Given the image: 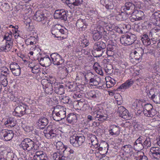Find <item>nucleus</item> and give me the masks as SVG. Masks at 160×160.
<instances>
[{
	"label": "nucleus",
	"mask_w": 160,
	"mask_h": 160,
	"mask_svg": "<svg viewBox=\"0 0 160 160\" xmlns=\"http://www.w3.org/2000/svg\"><path fill=\"white\" fill-rule=\"evenodd\" d=\"M143 53V50L142 48H139L136 49L133 52H131V56H133L134 58L137 60H141Z\"/></svg>",
	"instance_id": "nucleus-13"
},
{
	"label": "nucleus",
	"mask_w": 160,
	"mask_h": 160,
	"mask_svg": "<svg viewBox=\"0 0 160 160\" xmlns=\"http://www.w3.org/2000/svg\"><path fill=\"white\" fill-rule=\"evenodd\" d=\"M44 14L41 11H38L36 12L34 16H33V19L35 21L38 22H40L42 20V18H44Z\"/></svg>",
	"instance_id": "nucleus-28"
},
{
	"label": "nucleus",
	"mask_w": 160,
	"mask_h": 160,
	"mask_svg": "<svg viewBox=\"0 0 160 160\" xmlns=\"http://www.w3.org/2000/svg\"><path fill=\"white\" fill-rule=\"evenodd\" d=\"M11 72L14 76H19L20 75L21 72V68H19L16 69L11 71Z\"/></svg>",
	"instance_id": "nucleus-55"
},
{
	"label": "nucleus",
	"mask_w": 160,
	"mask_h": 160,
	"mask_svg": "<svg viewBox=\"0 0 160 160\" xmlns=\"http://www.w3.org/2000/svg\"><path fill=\"white\" fill-rule=\"evenodd\" d=\"M59 31L60 34L59 35H58V36H57V38L60 37L62 38H65L67 37L68 32L67 29L65 28H62L60 26Z\"/></svg>",
	"instance_id": "nucleus-33"
},
{
	"label": "nucleus",
	"mask_w": 160,
	"mask_h": 160,
	"mask_svg": "<svg viewBox=\"0 0 160 160\" xmlns=\"http://www.w3.org/2000/svg\"><path fill=\"white\" fill-rule=\"evenodd\" d=\"M110 60L109 59H104L103 60V62L104 63V70L105 72L107 74L108 76H110Z\"/></svg>",
	"instance_id": "nucleus-26"
},
{
	"label": "nucleus",
	"mask_w": 160,
	"mask_h": 160,
	"mask_svg": "<svg viewBox=\"0 0 160 160\" xmlns=\"http://www.w3.org/2000/svg\"><path fill=\"white\" fill-rule=\"evenodd\" d=\"M55 132V131L52 129L50 130L48 132L47 129H45L43 131L44 135L47 138L49 139H52L56 136V134Z\"/></svg>",
	"instance_id": "nucleus-22"
},
{
	"label": "nucleus",
	"mask_w": 160,
	"mask_h": 160,
	"mask_svg": "<svg viewBox=\"0 0 160 160\" xmlns=\"http://www.w3.org/2000/svg\"><path fill=\"white\" fill-rule=\"evenodd\" d=\"M14 119L13 118L10 117L5 122V124L8 126L13 127L15 125Z\"/></svg>",
	"instance_id": "nucleus-40"
},
{
	"label": "nucleus",
	"mask_w": 160,
	"mask_h": 160,
	"mask_svg": "<svg viewBox=\"0 0 160 160\" xmlns=\"http://www.w3.org/2000/svg\"><path fill=\"white\" fill-rule=\"evenodd\" d=\"M51 58L53 63L54 65H60L62 63L64 62V59L58 54L56 53H53L51 55Z\"/></svg>",
	"instance_id": "nucleus-12"
},
{
	"label": "nucleus",
	"mask_w": 160,
	"mask_h": 160,
	"mask_svg": "<svg viewBox=\"0 0 160 160\" xmlns=\"http://www.w3.org/2000/svg\"><path fill=\"white\" fill-rule=\"evenodd\" d=\"M136 37L134 34L123 35L120 39L121 43L124 46L130 45L136 40Z\"/></svg>",
	"instance_id": "nucleus-7"
},
{
	"label": "nucleus",
	"mask_w": 160,
	"mask_h": 160,
	"mask_svg": "<svg viewBox=\"0 0 160 160\" xmlns=\"http://www.w3.org/2000/svg\"><path fill=\"white\" fill-rule=\"evenodd\" d=\"M139 3V2L134 1L126 2L124 6L121 8L122 12H124L122 11H123L127 15L132 14L136 9L140 8L141 6Z\"/></svg>",
	"instance_id": "nucleus-1"
},
{
	"label": "nucleus",
	"mask_w": 160,
	"mask_h": 160,
	"mask_svg": "<svg viewBox=\"0 0 160 160\" xmlns=\"http://www.w3.org/2000/svg\"><path fill=\"white\" fill-rule=\"evenodd\" d=\"M95 29L93 31H95L96 32H99L101 34H102V32H104V29L101 26H97L96 28H95Z\"/></svg>",
	"instance_id": "nucleus-53"
},
{
	"label": "nucleus",
	"mask_w": 160,
	"mask_h": 160,
	"mask_svg": "<svg viewBox=\"0 0 160 160\" xmlns=\"http://www.w3.org/2000/svg\"><path fill=\"white\" fill-rule=\"evenodd\" d=\"M145 141L142 144L143 148L146 147L148 148L150 147L151 146V142L150 138H145Z\"/></svg>",
	"instance_id": "nucleus-49"
},
{
	"label": "nucleus",
	"mask_w": 160,
	"mask_h": 160,
	"mask_svg": "<svg viewBox=\"0 0 160 160\" xmlns=\"http://www.w3.org/2000/svg\"><path fill=\"white\" fill-rule=\"evenodd\" d=\"M120 128L118 125L111 124V135L116 137L120 133Z\"/></svg>",
	"instance_id": "nucleus-19"
},
{
	"label": "nucleus",
	"mask_w": 160,
	"mask_h": 160,
	"mask_svg": "<svg viewBox=\"0 0 160 160\" xmlns=\"http://www.w3.org/2000/svg\"><path fill=\"white\" fill-rule=\"evenodd\" d=\"M60 97L59 95H58L56 94H54L52 97L53 100L55 101V102L57 103H58V101H60Z\"/></svg>",
	"instance_id": "nucleus-60"
},
{
	"label": "nucleus",
	"mask_w": 160,
	"mask_h": 160,
	"mask_svg": "<svg viewBox=\"0 0 160 160\" xmlns=\"http://www.w3.org/2000/svg\"><path fill=\"white\" fill-rule=\"evenodd\" d=\"M94 118L97 120L104 122L107 120L108 115L105 114L104 110L102 108L97 109L94 112Z\"/></svg>",
	"instance_id": "nucleus-10"
},
{
	"label": "nucleus",
	"mask_w": 160,
	"mask_h": 160,
	"mask_svg": "<svg viewBox=\"0 0 160 160\" xmlns=\"http://www.w3.org/2000/svg\"><path fill=\"white\" fill-rule=\"evenodd\" d=\"M101 79L98 77H93L91 78L88 83L90 85L97 86L101 82Z\"/></svg>",
	"instance_id": "nucleus-27"
},
{
	"label": "nucleus",
	"mask_w": 160,
	"mask_h": 160,
	"mask_svg": "<svg viewBox=\"0 0 160 160\" xmlns=\"http://www.w3.org/2000/svg\"><path fill=\"white\" fill-rule=\"evenodd\" d=\"M110 76H107L106 77L105 79L106 81V86L107 88H110Z\"/></svg>",
	"instance_id": "nucleus-64"
},
{
	"label": "nucleus",
	"mask_w": 160,
	"mask_h": 160,
	"mask_svg": "<svg viewBox=\"0 0 160 160\" xmlns=\"http://www.w3.org/2000/svg\"><path fill=\"white\" fill-rule=\"evenodd\" d=\"M150 152L156 159L160 158V148L158 147H152L150 149Z\"/></svg>",
	"instance_id": "nucleus-17"
},
{
	"label": "nucleus",
	"mask_w": 160,
	"mask_h": 160,
	"mask_svg": "<svg viewBox=\"0 0 160 160\" xmlns=\"http://www.w3.org/2000/svg\"><path fill=\"white\" fill-rule=\"evenodd\" d=\"M111 60H114V59H115L117 57L115 52L116 51L117 46L116 42H113V45L112 44H111Z\"/></svg>",
	"instance_id": "nucleus-23"
},
{
	"label": "nucleus",
	"mask_w": 160,
	"mask_h": 160,
	"mask_svg": "<svg viewBox=\"0 0 160 160\" xmlns=\"http://www.w3.org/2000/svg\"><path fill=\"white\" fill-rule=\"evenodd\" d=\"M3 69L2 70L0 73V78L3 76L4 78L8 77L9 76V71L8 69L6 68H3Z\"/></svg>",
	"instance_id": "nucleus-46"
},
{
	"label": "nucleus",
	"mask_w": 160,
	"mask_h": 160,
	"mask_svg": "<svg viewBox=\"0 0 160 160\" xmlns=\"http://www.w3.org/2000/svg\"><path fill=\"white\" fill-rule=\"evenodd\" d=\"M140 104L139 102L137 100L135 101L132 104V107L134 109H138L139 108V106Z\"/></svg>",
	"instance_id": "nucleus-63"
},
{
	"label": "nucleus",
	"mask_w": 160,
	"mask_h": 160,
	"mask_svg": "<svg viewBox=\"0 0 160 160\" xmlns=\"http://www.w3.org/2000/svg\"><path fill=\"white\" fill-rule=\"evenodd\" d=\"M121 26L122 31H125V33L127 32L130 28V26L128 24H122L121 25Z\"/></svg>",
	"instance_id": "nucleus-51"
},
{
	"label": "nucleus",
	"mask_w": 160,
	"mask_h": 160,
	"mask_svg": "<svg viewBox=\"0 0 160 160\" xmlns=\"http://www.w3.org/2000/svg\"><path fill=\"white\" fill-rule=\"evenodd\" d=\"M151 99L156 103H160V94H153L152 95Z\"/></svg>",
	"instance_id": "nucleus-41"
},
{
	"label": "nucleus",
	"mask_w": 160,
	"mask_h": 160,
	"mask_svg": "<svg viewBox=\"0 0 160 160\" xmlns=\"http://www.w3.org/2000/svg\"><path fill=\"white\" fill-rule=\"evenodd\" d=\"M106 47L105 43L102 42L95 43L93 46L92 50L93 56L96 57L101 56L103 52V50Z\"/></svg>",
	"instance_id": "nucleus-6"
},
{
	"label": "nucleus",
	"mask_w": 160,
	"mask_h": 160,
	"mask_svg": "<svg viewBox=\"0 0 160 160\" xmlns=\"http://www.w3.org/2000/svg\"><path fill=\"white\" fill-rule=\"evenodd\" d=\"M28 67L31 69L32 72L33 73H37L40 71L39 66L38 65H32V63L28 65Z\"/></svg>",
	"instance_id": "nucleus-38"
},
{
	"label": "nucleus",
	"mask_w": 160,
	"mask_h": 160,
	"mask_svg": "<svg viewBox=\"0 0 160 160\" xmlns=\"http://www.w3.org/2000/svg\"><path fill=\"white\" fill-rule=\"evenodd\" d=\"M78 114H76L73 113H71L69 114L67 118L68 122L70 123H73L76 122L77 119Z\"/></svg>",
	"instance_id": "nucleus-25"
},
{
	"label": "nucleus",
	"mask_w": 160,
	"mask_h": 160,
	"mask_svg": "<svg viewBox=\"0 0 160 160\" xmlns=\"http://www.w3.org/2000/svg\"><path fill=\"white\" fill-rule=\"evenodd\" d=\"M85 139L83 135L80 136L75 134L70 137V142L73 146L78 147L84 143Z\"/></svg>",
	"instance_id": "nucleus-5"
},
{
	"label": "nucleus",
	"mask_w": 160,
	"mask_h": 160,
	"mask_svg": "<svg viewBox=\"0 0 160 160\" xmlns=\"http://www.w3.org/2000/svg\"><path fill=\"white\" fill-rule=\"evenodd\" d=\"M60 101L64 103H67L69 104H72V102L70 98L67 96H61Z\"/></svg>",
	"instance_id": "nucleus-39"
},
{
	"label": "nucleus",
	"mask_w": 160,
	"mask_h": 160,
	"mask_svg": "<svg viewBox=\"0 0 160 160\" xmlns=\"http://www.w3.org/2000/svg\"><path fill=\"white\" fill-rule=\"evenodd\" d=\"M30 112L28 106L23 103L18 104L14 109L13 114L16 116L21 117L25 114H28Z\"/></svg>",
	"instance_id": "nucleus-3"
},
{
	"label": "nucleus",
	"mask_w": 160,
	"mask_h": 160,
	"mask_svg": "<svg viewBox=\"0 0 160 160\" xmlns=\"http://www.w3.org/2000/svg\"><path fill=\"white\" fill-rule=\"evenodd\" d=\"M1 134L6 141H9L11 140L13 137L14 133L12 130H3L1 132Z\"/></svg>",
	"instance_id": "nucleus-14"
},
{
	"label": "nucleus",
	"mask_w": 160,
	"mask_h": 160,
	"mask_svg": "<svg viewBox=\"0 0 160 160\" xmlns=\"http://www.w3.org/2000/svg\"><path fill=\"white\" fill-rule=\"evenodd\" d=\"M19 146L25 151H34L36 149L35 146V142L29 138L24 139L21 142Z\"/></svg>",
	"instance_id": "nucleus-4"
},
{
	"label": "nucleus",
	"mask_w": 160,
	"mask_h": 160,
	"mask_svg": "<svg viewBox=\"0 0 160 160\" xmlns=\"http://www.w3.org/2000/svg\"><path fill=\"white\" fill-rule=\"evenodd\" d=\"M111 29L113 31L115 32H118V33H125V31H123L122 29L121 26H120V28L119 27L116 26L114 24H112L111 26Z\"/></svg>",
	"instance_id": "nucleus-37"
},
{
	"label": "nucleus",
	"mask_w": 160,
	"mask_h": 160,
	"mask_svg": "<svg viewBox=\"0 0 160 160\" xmlns=\"http://www.w3.org/2000/svg\"><path fill=\"white\" fill-rule=\"evenodd\" d=\"M114 6L113 3H112V5L111 4V9H112V11H111V13L112 12V15L111 16V17L113 16H115L117 14V11L116 9L115 8H114Z\"/></svg>",
	"instance_id": "nucleus-52"
},
{
	"label": "nucleus",
	"mask_w": 160,
	"mask_h": 160,
	"mask_svg": "<svg viewBox=\"0 0 160 160\" xmlns=\"http://www.w3.org/2000/svg\"><path fill=\"white\" fill-rule=\"evenodd\" d=\"M92 38L94 41H97L102 38V34L95 31H92Z\"/></svg>",
	"instance_id": "nucleus-34"
},
{
	"label": "nucleus",
	"mask_w": 160,
	"mask_h": 160,
	"mask_svg": "<svg viewBox=\"0 0 160 160\" xmlns=\"http://www.w3.org/2000/svg\"><path fill=\"white\" fill-rule=\"evenodd\" d=\"M73 2H72L70 5L72 6V5L73 6H78L82 4V0H73Z\"/></svg>",
	"instance_id": "nucleus-58"
},
{
	"label": "nucleus",
	"mask_w": 160,
	"mask_h": 160,
	"mask_svg": "<svg viewBox=\"0 0 160 160\" xmlns=\"http://www.w3.org/2000/svg\"><path fill=\"white\" fill-rule=\"evenodd\" d=\"M60 28V26L59 25H55L51 28V32L52 34L54 37H56L59 35L60 33L59 32V28Z\"/></svg>",
	"instance_id": "nucleus-30"
},
{
	"label": "nucleus",
	"mask_w": 160,
	"mask_h": 160,
	"mask_svg": "<svg viewBox=\"0 0 160 160\" xmlns=\"http://www.w3.org/2000/svg\"><path fill=\"white\" fill-rule=\"evenodd\" d=\"M119 116L124 119L127 120L130 119L132 117V115L129 113L128 111L126 109L125 110H124V112Z\"/></svg>",
	"instance_id": "nucleus-35"
},
{
	"label": "nucleus",
	"mask_w": 160,
	"mask_h": 160,
	"mask_svg": "<svg viewBox=\"0 0 160 160\" xmlns=\"http://www.w3.org/2000/svg\"><path fill=\"white\" fill-rule=\"evenodd\" d=\"M9 68L11 71L20 68L18 63L15 62H12L10 65Z\"/></svg>",
	"instance_id": "nucleus-50"
},
{
	"label": "nucleus",
	"mask_w": 160,
	"mask_h": 160,
	"mask_svg": "<svg viewBox=\"0 0 160 160\" xmlns=\"http://www.w3.org/2000/svg\"><path fill=\"white\" fill-rule=\"evenodd\" d=\"M12 46V42H6L4 46H2L0 48V50L1 51H4L5 52H8L10 50Z\"/></svg>",
	"instance_id": "nucleus-32"
},
{
	"label": "nucleus",
	"mask_w": 160,
	"mask_h": 160,
	"mask_svg": "<svg viewBox=\"0 0 160 160\" xmlns=\"http://www.w3.org/2000/svg\"><path fill=\"white\" fill-rule=\"evenodd\" d=\"M89 42L87 39H83L81 41L80 46L83 48L86 47L88 45Z\"/></svg>",
	"instance_id": "nucleus-57"
},
{
	"label": "nucleus",
	"mask_w": 160,
	"mask_h": 160,
	"mask_svg": "<svg viewBox=\"0 0 160 160\" xmlns=\"http://www.w3.org/2000/svg\"><path fill=\"white\" fill-rule=\"evenodd\" d=\"M111 38H112V40H113L115 42H116L117 38V33L112 30H111Z\"/></svg>",
	"instance_id": "nucleus-56"
},
{
	"label": "nucleus",
	"mask_w": 160,
	"mask_h": 160,
	"mask_svg": "<svg viewBox=\"0 0 160 160\" xmlns=\"http://www.w3.org/2000/svg\"><path fill=\"white\" fill-rule=\"evenodd\" d=\"M138 157H135L136 160H148V158L143 152H140L138 153Z\"/></svg>",
	"instance_id": "nucleus-43"
},
{
	"label": "nucleus",
	"mask_w": 160,
	"mask_h": 160,
	"mask_svg": "<svg viewBox=\"0 0 160 160\" xmlns=\"http://www.w3.org/2000/svg\"><path fill=\"white\" fill-rule=\"evenodd\" d=\"M122 149L125 152L128 153H130L132 151V148L131 145L130 144L126 145L122 147Z\"/></svg>",
	"instance_id": "nucleus-44"
},
{
	"label": "nucleus",
	"mask_w": 160,
	"mask_h": 160,
	"mask_svg": "<svg viewBox=\"0 0 160 160\" xmlns=\"http://www.w3.org/2000/svg\"><path fill=\"white\" fill-rule=\"evenodd\" d=\"M144 140L145 138L143 136H140L134 142V145L136 148H137L138 146L139 147V148H138V150H140L143 148V143L142 142L143 140Z\"/></svg>",
	"instance_id": "nucleus-21"
},
{
	"label": "nucleus",
	"mask_w": 160,
	"mask_h": 160,
	"mask_svg": "<svg viewBox=\"0 0 160 160\" xmlns=\"http://www.w3.org/2000/svg\"><path fill=\"white\" fill-rule=\"evenodd\" d=\"M133 83L134 81L132 79H128L124 83L122 84L118 88L120 89V90H125L130 87Z\"/></svg>",
	"instance_id": "nucleus-18"
},
{
	"label": "nucleus",
	"mask_w": 160,
	"mask_h": 160,
	"mask_svg": "<svg viewBox=\"0 0 160 160\" xmlns=\"http://www.w3.org/2000/svg\"><path fill=\"white\" fill-rule=\"evenodd\" d=\"M111 97H112V99H114V98L115 99L116 101L118 100L122 99V98L121 95L118 93H115L112 91L111 90Z\"/></svg>",
	"instance_id": "nucleus-47"
},
{
	"label": "nucleus",
	"mask_w": 160,
	"mask_h": 160,
	"mask_svg": "<svg viewBox=\"0 0 160 160\" xmlns=\"http://www.w3.org/2000/svg\"><path fill=\"white\" fill-rule=\"evenodd\" d=\"M54 91L56 94L62 95L64 93L65 90L63 85L57 84L54 87Z\"/></svg>",
	"instance_id": "nucleus-29"
},
{
	"label": "nucleus",
	"mask_w": 160,
	"mask_h": 160,
	"mask_svg": "<svg viewBox=\"0 0 160 160\" xmlns=\"http://www.w3.org/2000/svg\"><path fill=\"white\" fill-rule=\"evenodd\" d=\"M118 112H117V113H118L119 116L122 113V112H124V110H125V109H126V108H124V107L122 106H119V107H118ZM116 114H117V113H116V110H115V112H114V113L113 114V113L112 114H113L112 115V117H113V116H114V117Z\"/></svg>",
	"instance_id": "nucleus-48"
},
{
	"label": "nucleus",
	"mask_w": 160,
	"mask_h": 160,
	"mask_svg": "<svg viewBox=\"0 0 160 160\" xmlns=\"http://www.w3.org/2000/svg\"><path fill=\"white\" fill-rule=\"evenodd\" d=\"M69 154L68 149L66 148L62 153V155L64 160H69L70 159L72 158V155H70Z\"/></svg>",
	"instance_id": "nucleus-36"
},
{
	"label": "nucleus",
	"mask_w": 160,
	"mask_h": 160,
	"mask_svg": "<svg viewBox=\"0 0 160 160\" xmlns=\"http://www.w3.org/2000/svg\"><path fill=\"white\" fill-rule=\"evenodd\" d=\"M97 12L95 10L92 8L90 9L89 12V14L90 15L94 17L97 16Z\"/></svg>",
	"instance_id": "nucleus-62"
},
{
	"label": "nucleus",
	"mask_w": 160,
	"mask_h": 160,
	"mask_svg": "<svg viewBox=\"0 0 160 160\" xmlns=\"http://www.w3.org/2000/svg\"><path fill=\"white\" fill-rule=\"evenodd\" d=\"M52 158L54 160H64L62 155V153L55 152L52 154Z\"/></svg>",
	"instance_id": "nucleus-45"
},
{
	"label": "nucleus",
	"mask_w": 160,
	"mask_h": 160,
	"mask_svg": "<svg viewBox=\"0 0 160 160\" xmlns=\"http://www.w3.org/2000/svg\"><path fill=\"white\" fill-rule=\"evenodd\" d=\"M93 76L94 75L91 72L87 73L85 76V80L87 82H88V79L90 80L91 78H92L93 77Z\"/></svg>",
	"instance_id": "nucleus-54"
},
{
	"label": "nucleus",
	"mask_w": 160,
	"mask_h": 160,
	"mask_svg": "<svg viewBox=\"0 0 160 160\" xmlns=\"http://www.w3.org/2000/svg\"><path fill=\"white\" fill-rule=\"evenodd\" d=\"M143 112L146 116L152 117L156 115L157 111L151 104L147 103L144 105Z\"/></svg>",
	"instance_id": "nucleus-9"
},
{
	"label": "nucleus",
	"mask_w": 160,
	"mask_h": 160,
	"mask_svg": "<svg viewBox=\"0 0 160 160\" xmlns=\"http://www.w3.org/2000/svg\"><path fill=\"white\" fill-rule=\"evenodd\" d=\"M105 29V28L104 29V40L107 42L108 45H110V35L109 34L110 27L109 26H107L106 27V30Z\"/></svg>",
	"instance_id": "nucleus-24"
},
{
	"label": "nucleus",
	"mask_w": 160,
	"mask_h": 160,
	"mask_svg": "<svg viewBox=\"0 0 160 160\" xmlns=\"http://www.w3.org/2000/svg\"><path fill=\"white\" fill-rule=\"evenodd\" d=\"M51 60L48 56L44 58H41L39 60V62L41 65L43 67H48L51 63Z\"/></svg>",
	"instance_id": "nucleus-20"
},
{
	"label": "nucleus",
	"mask_w": 160,
	"mask_h": 160,
	"mask_svg": "<svg viewBox=\"0 0 160 160\" xmlns=\"http://www.w3.org/2000/svg\"><path fill=\"white\" fill-rule=\"evenodd\" d=\"M36 160H48L46 155L45 153H44L42 155L39 156V157H37L36 158Z\"/></svg>",
	"instance_id": "nucleus-59"
},
{
	"label": "nucleus",
	"mask_w": 160,
	"mask_h": 160,
	"mask_svg": "<svg viewBox=\"0 0 160 160\" xmlns=\"http://www.w3.org/2000/svg\"><path fill=\"white\" fill-rule=\"evenodd\" d=\"M97 94H96V92L94 90H92L89 93V96L90 98H96L97 97Z\"/></svg>",
	"instance_id": "nucleus-61"
},
{
	"label": "nucleus",
	"mask_w": 160,
	"mask_h": 160,
	"mask_svg": "<svg viewBox=\"0 0 160 160\" xmlns=\"http://www.w3.org/2000/svg\"><path fill=\"white\" fill-rule=\"evenodd\" d=\"M52 116L56 121L62 120L66 117V108L60 106H56L52 112Z\"/></svg>",
	"instance_id": "nucleus-2"
},
{
	"label": "nucleus",
	"mask_w": 160,
	"mask_h": 160,
	"mask_svg": "<svg viewBox=\"0 0 160 160\" xmlns=\"http://www.w3.org/2000/svg\"><path fill=\"white\" fill-rule=\"evenodd\" d=\"M48 123L47 118L45 117L40 118L36 123L38 127L40 129H43Z\"/></svg>",
	"instance_id": "nucleus-15"
},
{
	"label": "nucleus",
	"mask_w": 160,
	"mask_h": 160,
	"mask_svg": "<svg viewBox=\"0 0 160 160\" xmlns=\"http://www.w3.org/2000/svg\"><path fill=\"white\" fill-rule=\"evenodd\" d=\"M12 33L10 32V33H6L4 36L3 39L5 40L6 42H13L12 40Z\"/></svg>",
	"instance_id": "nucleus-42"
},
{
	"label": "nucleus",
	"mask_w": 160,
	"mask_h": 160,
	"mask_svg": "<svg viewBox=\"0 0 160 160\" xmlns=\"http://www.w3.org/2000/svg\"><path fill=\"white\" fill-rule=\"evenodd\" d=\"M76 25L77 28L82 31H84L87 26L85 20L81 19L77 21Z\"/></svg>",
	"instance_id": "nucleus-16"
},
{
	"label": "nucleus",
	"mask_w": 160,
	"mask_h": 160,
	"mask_svg": "<svg viewBox=\"0 0 160 160\" xmlns=\"http://www.w3.org/2000/svg\"><path fill=\"white\" fill-rule=\"evenodd\" d=\"M68 12L64 9H58L56 10L54 14V17L55 19H61L66 21Z\"/></svg>",
	"instance_id": "nucleus-11"
},
{
	"label": "nucleus",
	"mask_w": 160,
	"mask_h": 160,
	"mask_svg": "<svg viewBox=\"0 0 160 160\" xmlns=\"http://www.w3.org/2000/svg\"><path fill=\"white\" fill-rule=\"evenodd\" d=\"M136 16L138 20H141L145 18L144 14L143 12L141 10H138V9H136L134 13Z\"/></svg>",
	"instance_id": "nucleus-31"
},
{
	"label": "nucleus",
	"mask_w": 160,
	"mask_h": 160,
	"mask_svg": "<svg viewBox=\"0 0 160 160\" xmlns=\"http://www.w3.org/2000/svg\"><path fill=\"white\" fill-rule=\"evenodd\" d=\"M41 84L46 95H51L53 92L52 83L49 82L47 79H43L42 80Z\"/></svg>",
	"instance_id": "nucleus-8"
}]
</instances>
